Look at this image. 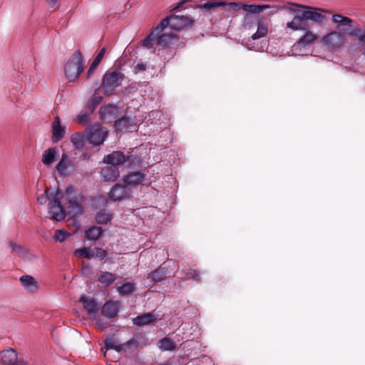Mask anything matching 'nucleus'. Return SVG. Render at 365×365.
<instances>
[{"label":"nucleus","instance_id":"obj_1","mask_svg":"<svg viewBox=\"0 0 365 365\" xmlns=\"http://www.w3.org/2000/svg\"><path fill=\"white\" fill-rule=\"evenodd\" d=\"M331 19L334 22L339 23L336 27L339 31L329 32L322 37L320 42L322 47L329 51H339L345 43V34L354 35L356 32L351 28L353 21L350 18L334 14Z\"/></svg>","mask_w":365,"mask_h":365},{"label":"nucleus","instance_id":"obj_2","mask_svg":"<svg viewBox=\"0 0 365 365\" xmlns=\"http://www.w3.org/2000/svg\"><path fill=\"white\" fill-rule=\"evenodd\" d=\"M167 27H161L157 30V26L153 29L150 34L141 41L142 46L147 48H178L183 47L185 43L180 41L179 37L173 33H166L163 31Z\"/></svg>","mask_w":365,"mask_h":365},{"label":"nucleus","instance_id":"obj_3","mask_svg":"<svg viewBox=\"0 0 365 365\" xmlns=\"http://www.w3.org/2000/svg\"><path fill=\"white\" fill-rule=\"evenodd\" d=\"M84 69L83 56L80 51H76L64 66V74L69 82L75 81Z\"/></svg>","mask_w":365,"mask_h":365},{"label":"nucleus","instance_id":"obj_4","mask_svg":"<svg viewBox=\"0 0 365 365\" xmlns=\"http://www.w3.org/2000/svg\"><path fill=\"white\" fill-rule=\"evenodd\" d=\"M194 20L188 16L170 15L164 18L157 26V30L161 27L170 26L175 31H181L193 25Z\"/></svg>","mask_w":365,"mask_h":365},{"label":"nucleus","instance_id":"obj_5","mask_svg":"<svg viewBox=\"0 0 365 365\" xmlns=\"http://www.w3.org/2000/svg\"><path fill=\"white\" fill-rule=\"evenodd\" d=\"M124 75L118 71H113L106 72L102 80V89L106 95H111L115 89L120 86Z\"/></svg>","mask_w":365,"mask_h":365},{"label":"nucleus","instance_id":"obj_6","mask_svg":"<svg viewBox=\"0 0 365 365\" xmlns=\"http://www.w3.org/2000/svg\"><path fill=\"white\" fill-rule=\"evenodd\" d=\"M61 196L51 195H50V202L48 203V214L51 219L56 221H61L65 218V211L61 205L60 199Z\"/></svg>","mask_w":365,"mask_h":365},{"label":"nucleus","instance_id":"obj_7","mask_svg":"<svg viewBox=\"0 0 365 365\" xmlns=\"http://www.w3.org/2000/svg\"><path fill=\"white\" fill-rule=\"evenodd\" d=\"M86 139L94 145H99L103 143L107 135V130L98 125H95L85 130Z\"/></svg>","mask_w":365,"mask_h":365},{"label":"nucleus","instance_id":"obj_8","mask_svg":"<svg viewBox=\"0 0 365 365\" xmlns=\"http://www.w3.org/2000/svg\"><path fill=\"white\" fill-rule=\"evenodd\" d=\"M28 363L19 357L17 352L11 348L0 351V364L2 365H26Z\"/></svg>","mask_w":365,"mask_h":365},{"label":"nucleus","instance_id":"obj_9","mask_svg":"<svg viewBox=\"0 0 365 365\" xmlns=\"http://www.w3.org/2000/svg\"><path fill=\"white\" fill-rule=\"evenodd\" d=\"M293 11L296 13V15L290 22L287 24V27L294 31L309 29V24L302 14V11L301 10H293Z\"/></svg>","mask_w":365,"mask_h":365},{"label":"nucleus","instance_id":"obj_10","mask_svg":"<svg viewBox=\"0 0 365 365\" xmlns=\"http://www.w3.org/2000/svg\"><path fill=\"white\" fill-rule=\"evenodd\" d=\"M123 345L120 344L116 339L109 338L105 341V351L104 356L105 357L109 359L112 361H116L115 360H113L110 356L113 353H115L118 356L120 354V351L122 350Z\"/></svg>","mask_w":365,"mask_h":365},{"label":"nucleus","instance_id":"obj_11","mask_svg":"<svg viewBox=\"0 0 365 365\" xmlns=\"http://www.w3.org/2000/svg\"><path fill=\"white\" fill-rule=\"evenodd\" d=\"M19 281L24 289L30 293L36 292L39 289V284L36 279L31 275H23Z\"/></svg>","mask_w":365,"mask_h":365},{"label":"nucleus","instance_id":"obj_12","mask_svg":"<svg viewBox=\"0 0 365 365\" xmlns=\"http://www.w3.org/2000/svg\"><path fill=\"white\" fill-rule=\"evenodd\" d=\"M127 160V157L120 151H114L112 153L107 155L104 157L103 161L109 166H115L125 163Z\"/></svg>","mask_w":365,"mask_h":365},{"label":"nucleus","instance_id":"obj_13","mask_svg":"<svg viewBox=\"0 0 365 365\" xmlns=\"http://www.w3.org/2000/svg\"><path fill=\"white\" fill-rule=\"evenodd\" d=\"M110 197L114 200H121L128 196V190L126 186L115 185L109 192Z\"/></svg>","mask_w":365,"mask_h":365},{"label":"nucleus","instance_id":"obj_14","mask_svg":"<svg viewBox=\"0 0 365 365\" xmlns=\"http://www.w3.org/2000/svg\"><path fill=\"white\" fill-rule=\"evenodd\" d=\"M305 34L298 40L296 46L299 47L309 46L313 43L317 38L318 35L313 31L307 29L305 30Z\"/></svg>","mask_w":365,"mask_h":365},{"label":"nucleus","instance_id":"obj_15","mask_svg":"<svg viewBox=\"0 0 365 365\" xmlns=\"http://www.w3.org/2000/svg\"><path fill=\"white\" fill-rule=\"evenodd\" d=\"M268 5H248V4H242V9L248 13L245 16V20L247 22L250 19L252 18V14H259L262 12L264 9L269 8Z\"/></svg>","mask_w":365,"mask_h":365},{"label":"nucleus","instance_id":"obj_16","mask_svg":"<svg viewBox=\"0 0 365 365\" xmlns=\"http://www.w3.org/2000/svg\"><path fill=\"white\" fill-rule=\"evenodd\" d=\"M65 128L61 125V120L58 116L54 118L52 125L53 139L54 141H58L63 138Z\"/></svg>","mask_w":365,"mask_h":365},{"label":"nucleus","instance_id":"obj_17","mask_svg":"<svg viewBox=\"0 0 365 365\" xmlns=\"http://www.w3.org/2000/svg\"><path fill=\"white\" fill-rule=\"evenodd\" d=\"M58 158V150L56 148H51L45 150L42 155V162L44 165L49 166L53 164Z\"/></svg>","mask_w":365,"mask_h":365},{"label":"nucleus","instance_id":"obj_18","mask_svg":"<svg viewBox=\"0 0 365 365\" xmlns=\"http://www.w3.org/2000/svg\"><path fill=\"white\" fill-rule=\"evenodd\" d=\"M9 246L12 250V251L19 257L24 259H31L32 255L29 253L28 250L25 247L21 246L20 245H17L12 241H9Z\"/></svg>","mask_w":365,"mask_h":365},{"label":"nucleus","instance_id":"obj_19","mask_svg":"<svg viewBox=\"0 0 365 365\" xmlns=\"http://www.w3.org/2000/svg\"><path fill=\"white\" fill-rule=\"evenodd\" d=\"M97 280L101 284H103L104 286H109L111 284H113L115 280L116 279L115 274L109 272H103L100 271L97 274Z\"/></svg>","mask_w":365,"mask_h":365},{"label":"nucleus","instance_id":"obj_20","mask_svg":"<svg viewBox=\"0 0 365 365\" xmlns=\"http://www.w3.org/2000/svg\"><path fill=\"white\" fill-rule=\"evenodd\" d=\"M118 311V303L108 302L103 305L101 312L103 315L108 318H113L117 315Z\"/></svg>","mask_w":365,"mask_h":365},{"label":"nucleus","instance_id":"obj_21","mask_svg":"<svg viewBox=\"0 0 365 365\" xmlns=\"http://www.w3.org/2000/svg\"><path fill=\"white\" fill-rule=\"evenodd\" d=\"M101 173L106 181H114L119 176L118 169L115 166H107Z\"/></svg>","mask_w":365,"mask_h":365},{"label":"nucleus","instance_id":"obj_22","mask_svg":"<svg viewBox=\"0 0 365 365\" xmlns=\"http://www.w3.org/2000/svg\"><path fill=\"white\" fill-rule=\"evenodd\" d=\"M302 11V14L305 17L307 21H312L314 23H321L324 19V16L314 9Z\"/></svg>","mask_w":365,"mask_h":365},{"label":"nucleus","instance_id":"obj_23","mask_svg":"<svg viewBox=\"0 0 365 365\" xmlns=\"http://www.w3.org/2000/svg\"><path fill=\"white\" fill-rule=\"evenodd\" d=\"M156 317L151 313L144 314L140 316H138L133 319V324L137 326H143L149 324L154 322Z\"/></svg>","mask_w":365,"mask_h":365},{"label":"nucleus","instance_id":"obj_24","mask_svg":"<svg viewBox=\"0 0 365 365\" xmlns=\"http://www.w3.org/2000/svg\"><path fill=\"white\" fill-rule=\"evenodd\" d=\"M71 160L66 154H63L61 160L56 165V170L61 175H66L71 166Z\"/></svg>","mask_w":365,"mask_h":365},{"label":"nucleus","instance_id":"obj_25","mask_svg":"<svg viewBox=\"0 0 365 365\" xmlns=\"http://www.w3.org/2000/svg\"><path fill=\"white\" fill-rule=\"evenodd\" d=\"M80 300L89 314L91 315L96 312L97 304L93 299L83 296L81 297Z\"/></svg>","mask_w":365,"mask_h":365},{"label":"nucleus","instance_id":"obj_26","mask_svg":"<svg viewBox=\"0 0 365 365\" xmlns=\"http://www.w3.org/2000/svg\"><path fill=\"white\" fill-rule=\"evenodd\" d=\"M144 175L140 172H135L128 174L125 178V182L128 185H138L143 182Z\"/></svg>","mask_w":365,"mask_h":365},{"label":"nucleus","instance_id":"obj_27","mask_svg":"<svg viewBox=\"0 0 365 365\" xmlns=\"http://www.w3.org/2000/svg\"><path fill=\"white\" fill-rule=\"evenodd\" d=\"M159 348L163 351H173L175 349L176 343L170 338H164L159 341Z\"/></svg>","mask_w":365,"mask_h":365},{"label":"nucleus","instance_id":"obj_28","mask_svg":"<svg viewBox=\"0 0 365 365\" xmlns=\"http://www.w3.org/2000/svg\"><path fill=\"white\" fill-rule=\"evenodd\" d=\"M60 195L58 190H51L48 188H46L44 193L38 197L37 201L41 205H45L47 201L50 202V195Z\"/></svg>","mask_w":365,"mask_h":365},{"label":"nucleus","instance_id":"obj_29","mask_svg":"<svg viewBox=\"0 0 365 365\" xmlns=\"http://www.w3.org/2000/svg\"><path fill=\"white\" fill-rule=\"evenodd\" d=\"M112 219V214L106 210H101L96 215L98 224H106Z\"/></svg>","mask_w":365,"mask_h":365},{"label":"nucleus","instance_id":"obj_30","mask_svg":"<svg viewBox=\"0 0 365 365\" xmlns=\"http://www.w3.org/2000/svg\"><path fill=\"white\" fill-rule=\"evenodd\" d=\"M117 290L121 295L130 294L135 291V284L132 282L125 283L123 285L118 287Z\"/></svg>","mask_w":365,"mask_h":365},{"label":"nucleus","instance_id":"obj_31","mask_svg":"<svg viewBox=\"0 0 365 365\" xmlns=\"http://www.w3.org/2000/svg\"><path fill=\"white\" fill-rule=\"evenodd\" d=\"M102 230L99 227H92L86 230V237L88 240H97L101 235Z\"/></svg>","mask_w":365,"mask_h":365},{"label":"nucleus","instance_id":"obj_32","mask_svg":"<svg viewBox=\"0 0 365 365\" xmlns=\"http://www.w3.org/2000/svg\"><path fill=\"white\" fill-rule=\"evenodd\" d=\"M166 276V273L163 267H160L153 272L150 273L148 278L152 281L159 282Z\"/></svg>","mask_w":365,"mask_h":365},{"label":"nucleus","instance_id":"obj_33","mask_svg":"<svg viewBox=\"0 0 365 365\" xmlns=\"http://www.w3.org/2000/svg\"><path fill=\"white\" fill-rule=\"evenodd\" d=\"M226 3L222 1H209L204 4L200 6V7L205 11H210L213 8L217 6H225Z\"/></svg>","mask_w":365,"mask_h":365},{"label":"nucleus","instance_id":"obj_34","mask_svg":"<svg viewBox=\"0 0 365 365\" xmlns=\"http://www.w3.org/2000/svg\"><path fill=\"white\" fill-rule=\"evenodd\" d=\"M74 254L76 255H78L79 257H84L86 259L94 258L93 249H88L86 247H83L81 249L76 250L74 252Z\"/></svg>","mask_w":365,"mask_h":365},{"label":"nucleus","instance_id":"obj_35","mask_svg":"<svg viewBox=\"0 0 365 365\" xmlns=\"http://www.w3.org/2000/svg\"><path fill=\"white\" fill-rule=\"evenodd\" d=\"M267 34V27L262 23L258 24L257 31L252 36V39L256 40L264 37Z\"/></svg>","mask_w":365,"mask_h":365},{"label":"nucleus","instance_id":"obj_36","mask_svg":"<svg viewBox=\"0 0 365 365\" xmlns=\"http://www.w3.org/2000/svg\"><path fill=\"white\" fill-rule=\"evenodd\" d=\"M84 133H76L71 137V142L77 148H80L83 146V141L84 139Z\"/></svg>","mask_w":365,"mask_h":365},{"label":"nucleus","instance_id":"obj_37","mask_svg":"<svg viewBox=\"0 0 365 365\" xmlns=\"http://www.w3.org/2000/svg\"><path fill=\"white\" fill-rule=\"evenodd\" d=\"M69 236L70 234L65 230H57L55 232L54 239L57 242H62Z\"/></svg>","mask_w":365,"mask_h":365},{"label":"nucleus","instance_id":"obj_38","mask_svg":"<svg viewBox=\"0 0 365 365\" xmlns=\"http://www.w3.org/2000/svg\"><path fill=\"white\" fill-rule=\"evenodd\" d=\"M68 209L73 215H77L81 212V207L75 200H70L68 202Z\"/></svg>","mask_w":365,"mask_h":365},{"label":"nucleus","instance_id":"obj_39","mask_svg":"<svg viewBox=\"0 0 365 365\" xmlns=\"http://www.w3.org/2000/svg\"><path fill=\"white\" fill-rule=\"evenodd\" d=\"M93 252L94 258H97L98 259H103L106 256V252L99 247H95L93 249Z\"/></svg>","mask_w":365,"mask_h":365},{"label":"nucleus","instance_id":"obj_40","mask_svg":"<svg viewBox=\"0 0 365 365\" xmlns=\"http://www.w3.org/2000/svg\"><path fill=\"white\" fill-rule=\"evenodd\" d=\"M102 101V97L101 96H94L91 103H89V108L93 110L96 106L98 105Z\"/></svg>","mask_w":365,"mask_h":365},{"label":"nucleus","instance_id":"obj_41","mask_svg":"<svg viewBox=\"0 0 365 365\" xmlns=\"http://www.w3.org/2000/svg\"><path fill=\"white\" fill-rule=\"evenodd\" d=\"M77 121L81 123H86L88 122V114L86 113H80L77 116Z\"/></svg>","mask_w":365,"mask_h":365},{"label":"nucleus","instance_id":"obj_42","mask_svg":"<svg viewBox=\"0 0 365 365\" xmlns=\"http://www.w3.org/2000/svg\"><path fill=\"white\" fill-rule=\"evenodd\" d=\"M225 6H227V10L228 11H237L239 10L240 8H242V5L237 4V3H235V2H231V3H229V4H226Z\"/></svg>","mask_w":365,"mask_h":365},{"label":"nucleus","instance_id":"obj_43","mask_svg":"<svg viewBox=\"0 0 365 365\" xmlns=\"http://www.w3.org/2000/svg\"><path fill=\"white\" fill-rule=\"evenodd\" d=\"M146 68H147V65L145 63H138L134 67V72L137 73L140 71H144L146 69Z\"/></svg>","mask_w":365,"mask_h":365},{"label":"nucleus","instance_id":"obj_44","mask_svg":"<svg viewBox=\"0 0 365 365\" xmlns=\"http://www.w3.org/2000/svg\"><path fill=\"white\" fill-rule=\"evenodd\" d=\"M189 0H182L180 1L176 6H175L171 11H177L179 9L182 8L185 3H187Z\"/></svg>","mask_w":365,"mask_h":365},{"label":"nucleus","instance_id":"obj_45","mask_svg":"<svg viewBox=\"0 0 365 365\" xmlns=\"http://www.w3.org/2000/svg\"><path fill=\"white\" fill-rule=\"evenodd\" d=\"M187 279L192 278V279H197V277L199 275V272L195 269H191L187 274Z\"/></svg>","mask_w":365,"mask_h":365},{"label":"nucleus","instance_id":"obj_46","mask_svg":"<svg viewBox=\"0 0 365 365\" xmlns=\"http://www.w3.org/2000/svg\"><path fill=\"white\" fill-rule=\"evenodd\" d=\"M96 66H93V65H91L90 66V68H88V71H87V78H90L91 76L93 75V73L95 72L96 69Z\"/></svg>","mask_w":365,"mask_h":365},{"label":"nucleus","instance_id":"obj_47","mask_svg":"<svg viewBox=\"0 0 365 365\" xmlns=\"http://www.w3.org/2000/svg\"><path fill=\"white\" fill-rule=\"evenodd\" d=\"M106 49L105 47L102 48L101 49V51H99V53L97 54V56H96V58H97L98 60H100L101 61L103 56L105 55L106 53Z\"/></svg>","mask_w":365,"mask_h":365},{"label":"nucleus","instance_id":"obj_48","mask_svg":"<svg viewBox=\"0 0 365 365\" xmlns=\"http://www.w3.org/2000/svg\"><path fill=\"white\" fill-rule=\"evenodd\" d=\"M359 40L364 44V47L362 50V54L365 56V34L361 35Z\"/></svg>","mask_w":365,"mask_h":365},{"label":"nucleus","instance_id":"obj_49","mask_svg":"<svg viewBox=\"0 0 365 365\" xmlns=\"http://www.w3.org/2000/svg\"><path fill=\"white\" fill-rule=\"evenodd\" d=\"M51 6H54L58 0H46Z\"/></svg>","mask_w":365,"mask_h":365},{"label":"nucleus","instance_id":"obj_50","mask_svg":"<svg viewBox=\"0 0 365 365\" xmlns=\"http://www.w3.org/2000/svg\"><path fill=\"white\" fill-rule=\"evenodd\" d=\"M100 62H101L100 60H98L97 58H95L91 64L93 65V66L97 67Z\"/></svg>","mask_w":365,"mask_h":365},{"label":"nucleus","instance_id":"obj_51","mask_svg":"<svg viewBox=\"0 0 365 365\" xmlns=\"http://www.w3.org/2000/svg\"><path fill=\"white\" fill-rule=\"evenodd\" d=\"M123 123H124V120H123V119H121V120H120L117 121V122L115 123V124H116V125H117L118 127H120V126L123 124Z\"/></svg>","mask_w":365,"mask_h":365},{"label":"nucleus","instance_id":"obj_52","mask_svg":"<svg viewBox=\"0 0 365 365\" xmlns=\"http://www.w3.org/2000/svg\"><path fill=\"white\" fill-rule=\"evenodd\" d=\"M298 7H304L303 6H300V5H297V4H295Z\"/></svg>","mask_w":365,"mask_h":365}]
</instances>
